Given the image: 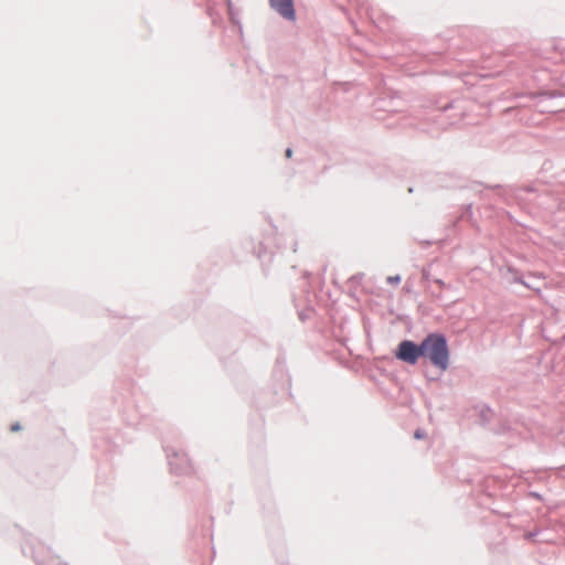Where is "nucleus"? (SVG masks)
Masks as SVG:
<instances>
[{"instance_id":"obj_5","label":"nucleus","mask_w":565,"mask_h":565,"mask_svg":"<svg viewBox=\"0 0 565 565\" xmlns=\"http://www.w3.org/2000/svg\"><path fill=\"white\" fill-rule=\"evenodd\" d=\"M539 279H540L539 277H536L534 275H530L526 278L518 277V278H515V281L521 282L529 289L540 290V287L537 286Z\"/></svg>"},{"instance_id":"obj_8","label":"nucleus","mask_w":565,"mask_h":565,"mask_svg":"<svg viewBox=\"0 0 565 565\" xmlns=\"http://www.w3.org/2000/svg\"><path fill=\"white\" fill-rule=\"evenodd\" d=\"M414 436H415V438H416V439H422V438H424V437H425V433H424L423 430H420V429H417V430L415 431V435H414Z\"/></svg>"},{"instance_id":"obj_10","label":"nucleus","mask_w":565,"mask_h":565,"mask_svg":"<svg viewBox=\"0 0 565 565\" xmlns=\"http://www.w3.org/2000/svg\"><path fill=\"white\" fill-rule=\"evenodd\" d=\"M285 154L287 158H290L292 156V150L290 148H287Z\"/></svg>"},{"instance_id":"obj_3","label":"nucleus","mask_w":565,"mask_h":565,"mask_svg":"<svg viewBox=\"0 0 565 565\" xmlns=\"http://www.w3.org/2000/svg\"><path fill=\"white\" fill-rule=\"evenodd\" d=\"M166 455L172 472L178 475L190 472L191 463L185 452L174 448H166Z\"/></svg>"},{"instance_id":"obj_7","label":"nucleus","mask_w":565,"mask_h":565,"mask_svg":"<svg viewBox=\"0 0 565 565\" xmlns=\"http://www.w3.org/2000/svg\"><path fill=\"white\" fill-rule=\"evenodd\" d=\"M399 281H401V276L399 275L388 276L387 277V282L388 284H398Z\"/></svg>"},{"instance_id":"obj_1","label":"nucleus","mask_w":565,"mask_h":565,"mask_svg":"<svg viewBox=\"0 0 565 565\" xmlns=\"http://www.w3.org/2000/svg\"><path fill=\"white\" fill-rule=\"evenodd\" d=\"M423 358H427L430 363L441 371L449 366V348L444 334L433 332L422 341Z\"/></svg>"},{"instance_id":"obj_6","label":"nucleus","mask_w":565,"mask_h":565,"mask_svg":"<svg viewBox=\"0 0 565 565\" xmlns=\"http://www.w3.org/2000/svg\"><path fill=\"white\" fill-rule=\"evenodd\" d=\"M227 11L231 22L237 24L241 29L242 26L238 20V10L233 6L231 0H227Z\"/></svg>"},{"instance_id":"obj_4","label":"nucleus","mask_w":565,"mask_h":565,"mask_svg":"<svg viewBox=\"0 0 565 565\" xmlns=\"http://www.w3.org/2000/svg\"><path fill=\"white\" fill-rule=\"evenodd\" d=\"M269 4L284 19L295 20L294 0H269Z\"/></svg>"},{"instance_id":"obj_2","label":"nucleus","mask_w":565,"mask_h":565,"mask_svg":"<svg viewBox=\"0 0 565 565\" xmlns=\"http://www.w3.org/2000/svg\"><path fill=\"white\" fill-rule=\"evenodd\" d=\"M395 356L405 363L416 364L418 359L423 356L422 342L417 344L411 340L401 341L395 351Z\"/></svg>"},{"instance_id":"obj_9","label":"nucleus","mask_w":565,"mask_h":565,"mask_svg":"<svg viewBox=\"0 0 565 565\" xmlns=\"http://www.w3.org/2000/svg\"><path fill=\"white\" fill-rule=\"evenodd\" d=\"M20 428H21V426H20V424H19V423H15V424H13V425L11 426V430H13V431L20 430Z\"/></svg>"}]
</instances>
